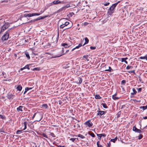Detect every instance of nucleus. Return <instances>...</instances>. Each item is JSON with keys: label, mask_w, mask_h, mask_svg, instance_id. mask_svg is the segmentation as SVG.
<instances>
[{"label": "nucleus", "mask_w": 147, "mask_h": 147, "mask_svg": "<svg viewBox=\"0 0 147 147\" xmlns=\"http://www.w3.org/2000/svg\"><path fill=\"white\" fill-rule=\"evenodd\" d=\"M32 54H34V55H37V53H34V52H32Z\"/></svg>", "instance_id": "obj_60"}, {"label": "nucleus", "mask_w": 147, "mask_h": 147, "mask_svg": "<svg viewBox=\"0 0 147 147\" xmlns=\"http://www.w3.org/2000/svg\"><path fill=\"white\" fill-rule=\"evenodd\" d=\"M22 130H18L17 131L16 134H19L20 133H21Z\"/></svg>", "instance_id": "obj_40"}, {"label": "nucleus", "mask_w": 147, "mask_h": 147, "mask_svg": "<svg viewBox=\"0 0 147 147\" xmlns=\"http://www.w3.org/2000/svg\"><path fill=\"white\" fill-rule=\"evenodd\" d=\"M14 97V95L12 94H9L8 95V98L10 100H12Z\"/></svg>", "instance_id": "obj_14"}, {"label": "nucleus", "mask_w": 147, "mask_h": 147, "mask_svg": "<svg viewBox=\"0 0 147 147\" xmlns=\"http://www.w3.org/2000/svg\"><path fill=\"white\" fill-rule=\"evenodd\" d=\"M27 123L26 121H25L23 123V124L24 126V127L23 130H25L26 129Z\"/></svg>", "instance_id": "obj_18"}, {"label": "nucleus", "mask_w": 147, "mask_h": 147, "mask_svg": "<svg viewBox=\"0 0 147 147\" xmlns=\"http://www.w3.org/2000/svg\"><path fill=\"white\" fill-rule=\"evenodd\" d=\"M47 17V16H40L38 17L37 18L33 20L34 21H35L38 20H40L41 19H44V18Z\"/></svg>", "instance_id": "obj_10"}, {"label": "nucleus", "mask_w": 147, "mask_h": 147, "mask_svg": "<svg viewBox=\"0 0 147 147\" xmlns=\"http://www.w3.org/2000/svg\"><path fill=\"white\" fill-rule=\"evenodd\" d=\"M31 16H39L40 15V13H31Z\"/></svg>", "instance_id": "obj_26"}, {"label": "nucleus", "mask_w": 147, "mask_h": 147, "mask_svg": "<svg viewBox=\"0 0 147 147\" xmlns=\"http://www.w3.org/2000/svg\"><path fill=\"white\" fill-rule=\"evenodd\" d=\"M50 135L53 137V138H55V136L54 134L52 132H50Z\"/></svg>", "instance_id": "obj_37"}, {"label": "nucleus", "mask_w": 147, "mask_h": 147, "mask_svg": "<svg viewBox=\"0 0 147 147\" xmlns=\"http://www.w3.org/2000/svg\"><path fill=\"white\" fill-rule=\"evenodd\" d=\"M54 5H57L58 4L61 3V1L59 0H55L53 2Z\"/></svg>", "instance_id": "obj_13"}, {"label": "nucleus", "mask_w": 147, "mask_h": 147, "mask_svg": "<svg viewBox=\"0 0 147 147\" xmlns=\"http://www.w3.org/2000/svg\"><path fill=\"white\" fill-rule=\"evenodd\" d=\"M142 88H138V92H140L141 90H142Z\"/></svg>", "instance_id": "obj_50"}, {"label": "nucleus", "mask_w": 147, "mask_h": 147, "mask_svg": "<svg viewBox=\"0 0 147 147\" xmlns=\"http://www.w3.org/2000/svg\"><path fill=\"white\" fill-rule=\"evenodd\" d=\"M82 46V45L81 43H80L79 44L78 46L76 47H75L72 50H71V51H73L75 49H78L80 47H81Z\"/></svg>", "instance_id": "obj_15"}, {"label": "nucleus", "mask_w": 147, "mask_h": 147, "mask_svg": "<svg viewBox=\"0 0 147 147\" xmlns=\"http://www.w3.org/2000/svg\"><path fill=\"white\" fill-rule=\"evenodd\" d=\"M90 49L92 50L95 49H96V47L91 46L90 47Z\"/></svg>", "instance_id": "obj_52"}, {"label": "nucleus", "mask_w": 147, "mask_h": 147, "mask_svg": "<svg viewBox=\"0 0 147 147\" xmlns=\"http://www.w3.org/2000/svg\"><path fill=\"white\" fill-rule=\"evenodd\" d=\"M90 135L92 137H94L95 136V135L93 133H91L90 134Z\"/></svg>", "instance_id": "obj_48"}, {"label": "nucleus", "mask_w": 147, "mask_h": 147, "mask_svg": "<svg viewBox=\"0 0 147 147\" xmlns=\"http://www.w3.org/2000/svg\"><path fill=\"white\" fill-rule=\"evenodd\" d=\"M76 136L78 137H80V138H81L82 139H83L85 138V137L84 136L80 134H79L78 135H77Z\"/></svg>", "instance_id": "obj_24"}, {"label": "nucleus", "mask_w": 147, "mask_h": 147, "mask_svg": "<svg viewBox=\"0 0 147 147\" xmlns=\"http://www.w3.org/2000/svg\"><path fill=\"white\" fill-rule=\"evenodd\" d=\"M119 2V1L113 4L109 8L108 11V13L109 15H111L114 12V9L115 8L118 4Z\"/></svg>", "instance_id": "obj_1"}, {"label": "nucleus", "mask_w": 147, "mask_h": 147, "mask_svg": "<svg viewBox=\"0 0 147 147\" xmlns=\"http://www.w3.org/2000/svg\"><path fill=\"white\" fill-rule=\"evenodd\" d=\"M117 138L116 137L115 138L113 139H112L111 140V141L112 142H115L117 140Z\"/></svg>", "instance_id": "obj_30"}, {"label": "nucleus", "mask_w": 147, "mask_h": 147, "mask_svg": "<svg viewBox=\"0 0 147 147\" xmlns=\"http://www.w3.org/2000/svg\"><path fill=\"white\" fill-rule=\"evenodd\" d=\"M110 3L109 2L106 3L104 4V5L107 6Z\"/></svg>", "instance_id": "obj_51"}, {"label": "nucleus", "mask_w": 147, "mask_h": 147, "mask_svg": "<svg viewBox=\"0 0 147 147\" xmlns=\"http://www.w3.org/2000/svg\"><path fill=\"white\" fill-rule=\"evenodd\" d=\"M128 72L130 74L131 73H133L134 74H135V72L134 70L129 71H128Z\"/></svg>", "instance_id": "obj_47"}, {"label": "nucleus", "mask_w": 147, "mask_h": 147, "mask_svg": "<svg viewBox=\"0 0 147 147\" xmlns=\"http://www.w3.org/2000/svg\"><path fill=\"white\" fill-rule=\"evenodd\" d=\"M107 145H108V146H110V145H111L110 143L109 142V143H107Z\"/></svg>", "instance_id": "obj_62"}, {"label": "nucleus", "mask_w": 147, "mask_h": 147, "mask_svg": "<svg viewBox=\"0 0 147 147\" xmlns=\"http://www.w3.org/2000/svg\"><path fill=\"white\" fill-rule=\"evenodd\" d=\"M125 59H124V58H122L121 59V61L122 62H124L125 61Z\"/></svg>", "instance_id": "obj_58"}, {"label": "nucleus", "mask_w": 147, "mask_h": 147, "mask_svg": "<svg viewBox=\"0 0 147 147\" xmlns=\"http://www.w3.org/2000/svg\"><path fill=\"white\" fill-rule=\"evenodd\" d=\"M26 89H27V91H28V90H31L32 89V88H28V87H26L25 88Z\"/></svg>", "instance_id": "obj_54"}, {"label": "nucleus", "mask_w": 147, "mask_h": 147, "mask_svg": "<svg viewBox=\"0 0 147 147\" xmlns=\"http://www.w3.org/2000/svg\"><path fill=\"white\" fill-rule=\"evenodd\" d=\"M59 147H66L63 146H59Z\"/></svg>", "instance_id": "obj_64"}, {"label": "nucleus", "mask_w": 147, "mask_h": 147, "mask_svg": "<svg viewBox=\"0 0 147 147\" xmlns=\"http://www.w3.org/2000/svg\"><path fill=\"white\" fill-rule=\"evenodd\" d=\"M125 80H123L121 81V84H125Z\"/></svg>", "instance_id": "obj_59"}, {"label": "nucleus", "mask_w": 147, "mask_h": 147, "mask_svg": "<svg viewBox=\"0 0 147 147\" xmlns=\"http://www.w3.org/2000/svg\"><path fill=\"white\" fill-rule=\"evenodd\" d=\"M62 45L64 47H65L68 46V45L66 43H64L62 44Z\"/></svg>", "instance_id": "obj_44"}, {"label": "nucleus", "mask_w": 147, "mask_h": 147, "mask_svg": "<svg viewBox=\"0 0 147 147\" xmlns=\"http://www.w3.org/2000/svg\"><path fill=\"white\" fill-rule=\"evenodd\" d=\"M102 105L105 108H107L108 107L105 103H102Z\"/></svg>", "instance_id": "obj_35"}, {"label": "nucleus", "mask_w": 147, "mask_h": 147, "mask_svg": "<svg viewBox=\"0 0 147 147\" xmlns=\"http://www.w3.org/2000/svg\"><path fill=\"white\" fill-rule=\"evenodd\" d=\"M29 69V65H26L24 67L21 68L20 69L21 70H22L24 69Z\"/></svg>", "instance_id": "obj_16"}, {"label": "nucleus", "mask_w": 147, "mask_h": 147, "mask_svg": "<svg viewBox=\"0 0 147 147\" xmlns=\"http://www.w3.org/2000/svg\"><path fill=\"white\" fill-rule=\"evenodd\" d=\"M101 137L103 136L104 137H105L106 136V135L105 134H101Z\"/></svg>", "instance_id": "obj_53"}, {"label": "nucleus", "mask_w": 147, "mask_h": 147, "mask_svg": "<svg viewBox=\"0 0 147 147\" xmlns=\"http://www.w3.org/2000/svg\"><path fill=\"white\" fill-rule=\"evenodd\" d=\"M60 21L61 23V24L60 26V28H63L69 24V22H68L66 21V19L64 18L61 19Z\"/></svg>", "instance_id": "obj_2"}, {"label": "nucleus", "mask_w": 147, "mask_h": 147, "mask_svg": "<svg viewBox=\"0 0 147 147\" xmlns=\"http://www.w3.org/2000/svg\"><path fill=\"white\" fill-rule=\"evenodd\" d=\"M106 113V111H99L98 112V113H97V115H103L105 113Z\"/></svg>", "instance_id": "obj_11"}, {"label": "nucleus", "mask_w": 147, "mask_h": 147, "mask_svg": "<svg viewBox=\"0 0 147 147\" xmlns=\"http://www.w3.org/2000/svg\"><path fill=\"white\" fill-rule=\"evenodd\" d=\"M17 90L19 91H21L22 88V87L20 85H19L16 88Z\"/></svg>", "instance_id": "obj_22"}, {"label": "nucleus", "mask_w": 147, "mask_h": 147, "mask_svg": "<svg viewBox=\"0 0 147 147\" xmlns=\"http://www.w3.org/2000/svg\"><path fill=\"white\" fill-rule=\"evenodd\" d=\"M140 109H142L143 110H144L147 109V105L146 106H141L140 107Z\"/></svg>", "instance_id": "obj_31"}, {"label": "nucleus", "mask_w": 147, "mask_h": 147, "mask_svg": "<svg viewBox=\"0 0 147 147\" xmlns=\"http://www.w3.org/2000/svg\"><path fill=\"white\" fill-rule=\"evenodd\" d=\"M78 80H79V82H78V83L80 84H81L82 83V78H81L79 77L78 78Z\"/></svg>", "instance_id": "obj_29"}, {"label": "nucleus", "mask_w": 147, "mask_h": 147, "mask_svg": "<svg viewBox=\"0 0 147 147\" xmlns=\"http://www.w3.org/2000/svg\"><path fill=\"white\" fill-rule=\"evenodd\" d=\"M9 26V24L8 23H5V24L3 25L1 28V32L3 31L6 28H7Z\"/></svg>", "instance_id": "obj_4"}, {"label": "nucleus", "mask_w": 147, "mask_h": 147, "mask_svg": "<svg viewBox=\"0 0 147 147\" xmlns=\"http://www.w3.org/2000/svg\"><path fill=\"white\" fill-rule=\"evenodd\" d=\"M42 107L43 108L47 109L48 107V105L46 104H43L42 106Z\"/></svg>", "instance_id": "obj_33"}, {"label": "nucleus", "mask_w": 147, "mask_h": 147, "mask_svg": "<svg viewBox=\"0 0 147 147\" xmlns=\"http://www.w3.org/2000/svg\"><path fill=\"white\" fill-rule=\"evenodd\" d=\"M40 68H39V67H36V68H34L33 69V70H37V71H38L39 70H40Z\"/></svg>", "instance_id": "obj_41"}, {"label": "nucleus", "mask_w": 147, "mask_h": 147, "mask_svg": "<svg viewBox=\"0 0 147 147\" xmlns=\"http://www.w3.org/2000/svg\"><path fill=\"white\" fill-rule=\"evenodd\" d=\"M139 59H146L147 60V55L145 56L140 57Z\"/></svg>", "instance_id": "obj_21"}, {"label": "nucleus", "mask_w": 147, "mask_h": 147, "mask_svg": "<svg viewBox=\"0 0 147 147\" xmlns=\"http://www.w3.org/2000/svg\"><path fill=\"white\" fill-rule=\"evenodd\" d=\"M62 53H61V54L60 55H59L58 56H57V57H59L61 56L62 55H64L65 54V53H64L63 49H62Z\"/></svg>", "instance_id": "obj_39"}, {"label": "nucleus", "mask_w": 147, "mask_h": 147, "mask_svg": "<svg viewBox=\"0 0 147 147\" xmlns=\"http://www.w3.org/2000/svg\"><path fill=\"white\" fill-rule=\"evenodd\" d=\"M88 57V55H84L83 56V58H85L87 61H89Z\"/></svg>", "instance_id": "obj_20"}, {"label": "nucleus", "mask_w": 147, "mask_h": 147, "mask_svg": "<svg viewBox=\"0 0 147 147\" xmlns=\"http://www.w3.org/2000/svg\"><path fill=\"white\" fill-rule=\"evenodd\" d=\"M112 70V69H111V67H110L109 66V69H106L105 70V71H109L111 72V71Z\"/></svg>", "instance_id": "obj_36"}, {"label": "nucleus", "mask_w": 147, "mask_h": 147, "mask_svg": "<svg viewBox=\"0 0 147 147\" xmlns=\"http://www.w3.org/2000/svg\"><path fill=\"white\" fill-rule=\"evenodd\" d=\"M25 55H26V56L27 57L28 59H29L30 58V57L29 56V54L27 52H26L25 53Z\"/></svg>", "instance_id": "obj_27"}, {"label": "nucleus", "mask_w": 147, "mask_h": 147, "mask_svg": "<svg viewBox=\"0 0 147 147\" xmlns=\"http://www.w3.org/2000/svg\"><path fill=\"white\" fill-rule=\"evenodd\" d=\"M38 113V112H37L35 113H34V114L33 115V116L32 117V119H33L35 117L36 115V114H37Z\"/></svg>", "instance_id": "obj_42"}, {"label": "nucleus", "mask_w": 147, "mask_h": 147, "mask_svg": "<svg viewBox=\"0 0 147 147\" xmlns=\"http://www.w3.org/2000/svg\"><path fill=\"white\" fill-rule=\"evenodd\" d=\"M54 5V4H53V2H51V3H49L47 4L45 7V10L47 9L49 7L52 5Z\"/></svg>", "instance_id": "obj_12"}, {"label": "nucleus", "mask_w": 147, "mask_h": 147, "mask_svg": "<svg viewBox=\"0 0 147 147\" xmlns=\"http://www.w3.org/2000/svg\"><path fill=\"white\" fill-rule=\"evenodd\" d=\"M4 132L3 130L2 129H0V133Z\"/></svg>", "instance_id": "obj_56"}, {"label": "nucleus", "mask_w": 147, "mask_h": 147, "mask_svg": "<svg viewBox=\"0 0 147 147\" xmlns=\"http://www.w3.org/2000/svg\"><path fill=\"white\" fill-rule=\"evenodd\" d=\"M70 7V5L69 4H67L65 6H64L61 8L60 9H59V11H62L63 10H65L67 8Z\"/></svg>", "instance_id": "obj_9"}, {"label": "nucleus", "mask_w": 147, "mask_h": 147, "mask_svg": "<svg viewBox=\"0 0 147 147\" xmlns=\"http://www.w3.org/2000/svg\"><path fill=\"white\" fill-rule=\"evenodd\" d=\"M133 67L132 66H129V65H128L127 67H126V69H130V68H133Z\"/></svg>", "instance_id": "obj_45"}, {"label": "nucleus", "mask_w": 147, "mask_h": 147, "mask_svg": "<svg viewBox=\"0 0 147 147\" xmlns=\"http://www.w3.org/2000/svg\"><path fill=\"white\" fill-rule=\"evenodd\" d=\"M37 114H38L37 115V116L38 118V119L37 120H36V121H39L42 119V116L40 113H39Z\"/></svg>", "instance_id": "obj_8"}, {"label": "nucleus", "mask_w": 147, "mask_h": 147, "mask_svg": "<svg viewBox=\"0 0 147 147\" xmlns=\"http://www.w3.org/2000/svg\"><path fill=\"white\" fill-rule=\"evenodd\" d=\"M9 34L7 32H6L5 34L2 36L1 39L3 41V42L7 40L9 37Z\"/></svg>", "instance_id": "obj_3"}, {"label": "nucleus", "mask_w": 147, "mask_h": 147, "mask_svg": "<svg viewBox=\"0 0 147 147\" xmlns=\"http://www.w3.org/2000/svg\"><path fill=\"white\" fill-rule=\"evenodd\" d=\"M23 106H20L19 107L17 108V110L18 111H22V108H23Z\"/></svg>", "instance_id": "obj_17"}, {"label": "nucleus", "mask_w": 147, "mask_h": 147, "mask_svg": "<svg viewBox=\"0 0 147 147\" xmlns=\"http://www.w3.org/2000/svg\"><path fill=\"white\" fill-rule=\"evenodd\" d=\"M27 91H27V89H26L25 88V91L24 92V94H25V93L26 92H27Z\"/></svg>", "instance_id": "obj_61"}, {"label": "nucleus", "mask_w": 147, "mask_h": 147, "mask_svg": "<svg viewBox=\"0 0 147 147\" xmlns=\"http://www.w3.org/2000/svg\"><path fill=\"white\" fill-rule=\"evenodd\" d=\"M143 135L141 134H139V136H138V139L139 140L141 139L143 137Z\"/></svg>", "instance_id": "obj_38"}, {"label": "nucleus", "mask_w": 147, "mask_h": 147, "mask_svg": "<svg viewBox=\"0 0 147 147\" xmlns=\"http://www.w3.org/2000/svg\"><path fill=\"white\" fill-rule=\"evenodd\" d=\"M40 135L41 136H39L40 138H42L46 141H47V140L45 138H48L47 135L45 133H41L40 134Z\"/></svg>", "instance_id": "obj_6"}, {"label": "nucleus", "mask_w": 147, "mask_h": 147, "mask_svg": "<svg viewBox=\"0 0 147 147\" xmlns=\"http://www.w3.org/2000/svg\"><path fill=\"white\" fill-rule=\"evenodd\" d=\"M143 118L144 119H147V116H145V117H143Z\"/></svg>", "instance_id": "obj_63"}, {"label": "nucleus", "mask_w": 147, "mask_h": 147, "mask_svg": "<svg viewBox=\"0 0 147 147\" xmlns=\"http://www.w3.org/2000/svg\"><path fill=\"white\" fill-rule=\"evenodd\" d=\"M112 98L114 100H116L119 99V98L117 97H116V96H112Z\"/></svg>", "instance_id": "obj_32"}, {"label": "nucleus", "mask_w": 147, "mask_h": 147, "mask_svg": "<svg viewBox=\"0 0 147 147\" xmlns=\"http://www.w3.org/2000/svg\"><path fill=\"white\" fill-rule=\"evenodd\" d=\"M85 43H84V44L83 45V46H84L85 44H87L89 40L86 37L85 38Z\"/></svg>", "instance_id": "obj_19"}, {"label": "nucleus", "mask_w": 147, "mask_h": 147, "mask_svg": "<svg viewBox=\"0 0 147 147\" xmlns=\"http://www.w3.org/2000/svg\"><path fill=\"white\" fill-rule=\"evenodd\" d=\"M84 124L85 125H87L89 127H92L93 125L92 123L91 122L90 120H89L86 122Z\"/></svg>", "instance_id": "obj_5"}, {"label": "nucleus", "mask_w": 147, "mask_h": 147, "mask_svg": "<svg viewBox=\"0 0 147 147\" xmlns=\"http://www.w3.org/2000/svg\"><path fill=\"white\" fill-rule=\"evenodd\" d=\"M97 135L99 137H100V138H101V134H97Z\"/></svg>", "instance_id": "obj_55"}, {"label": "nucleus", "mask_w": 147, "mask_h": 147, "mask_svg": "<svg viewBox=\"0 0 147 147\" xmlns=\"http://www.w3.org/2000/svg\"><path fill=\"white\" fill-rule=\"evenodd\" d=\"M67 2L65 1H61V3H63H63H67Z\"/></svg>", "instance_id": "obj_57"}, {"label": "nucleus", "mask_w": 147, "mask_h": 147, "mask_svg": "<svg viewBox=\"0 0 147 147\" xmlns=\"http://www.w3.org/2000/svg\"><path fill=\"white\" fill-rule=\"evenodd\" d=\"M132 90L133 92L131 93V95H134L136 94L137 93V91L134 88H133Z\"/></svg>", "instance_id": "obj_23"}, {"label": "nucleus", "mask_w": 147, "mask_h": 147, "mask_svg": "<svg viewBox=\"0 0 147 147\" xmlns=\"http://www.w3.org/2000/svg\"><path fill=\"white\" fill-rule=\"evenodd\" d=\"M0 118H1L2 119H5V117L4 115H1L0 114Z\"/></svg>", "instance_id": "obj_34"}, {"label": "nucleus", "mask_w": 147, "mask_h": 147, "mask_svg": "<svg viewBox=\"0 0 147 147\" xmlns=\"http://www.w3.org/2000/svg\"><path fill=\"white\" fill-rule=\"evenodd\" d=\"M99 142L98 141L97 142V146L98 147H101L102 146L99 144Z\"/></svg>", "instance_id": "obj_46"}, {"label": "nucleus", "mask_w": 147, "mask_h": 147, "mask_svg": "<svg viewBox=\"0 0 147 147\" xmlns=\"http://www.w3.org/2000/svg\"><path fill=\"white\" fill-rule=\"evenodd\" d=\"M24 17H32V16H31V13H30V14L26 13V14H25L24 15Z\"/></svg>", "instance_id": "obj_25"}, {"label": "nucleus", "mask_w": 147, "mask_h": 147, "mask_svg": "<svg viewBox=\"0 0 147 147\" xmlns=\"http://www.w3.org/2000/svg\"><path fill=\"white\" fill-rule=\"evenodd\" d=\"M69 64H68L67 66H66L65 65H63V67L65 68H67L69 67V66L68 65H69Z\"/></svg>", "instance_id": "obj_43"}, {"label": "nucleus", "mask_w": 147, "mask_h": 147, "mask_svg": "<svg viewBox=\"0 0 147 147\" xmlns=\"http://www.w3.org/2000/svg\"><path fill=\"white\" fill-rule=\"evenodd\" d=\"M95 97L96 99H100L101 98V97L98 94H96Z\"/></svg>", "instance_id": "obj_28"}, {"label": "nucleus", "mask_w": 147, "mask_h": 147, "mask_svg": "<svg viewBox=\"0 0 147 147\" xmlns=\"http://www.w3.org/2000/svg\"><path fill=\"white\" fill-rule=\"evenodd\" d=\"M70 140L72 141L73 142H74L75 140V138H71L70 139Z\"/></svg>", "instance_id": "obj_49"}, {"label": "nucleus", "mask_w": 147, "mask_h": 147, "mask_svg": "<svg viewBox=\"0 0 147 147\" xmlns=\"http://www.w3.org/2000/svg\"><path fill=\"white\" fill-rule=\"evenodd\" d=\"M133 130L136 132H137L139 133H142V131L140 129H138L136 127L134 126L133 128Z\"/></svg>", "instance_id": "obj_7"}]
</instances>
